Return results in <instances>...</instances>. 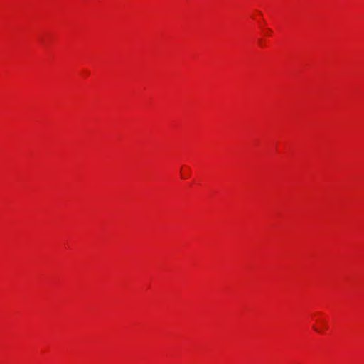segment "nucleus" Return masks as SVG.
Wrapping results in <instances>:
<instances>
[{"instance_id": "nucleus-1", "label": "nucleus", "mask_w": 364, "mask_h": 364, "mask_svg": "<svg viewBox=\"0 0 364 364\" xmlns=\"http://www.w3.org/2000/svg\"><path fill=\"white\" fill-rule=\"evenodd\" d=\"M264 34H265L266 36H271V35H272V30H271V29H269V28H267L266 30H264Z\"/></svg>"}]
</instances>
